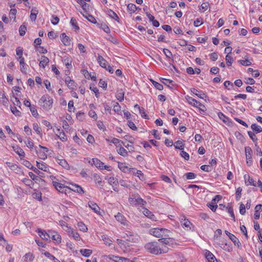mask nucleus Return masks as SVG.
Returning a JSON list of instances; mask_svg holds the SVG:
<instances>
[{"mask_svg":"<svg viewBox=\"0 0 262 262\" xmlns=\"http://www.w3.org/2000/svg\"><path fill=\"white\" fill-rule=\"evenodd\" d=\"M129 204L134 206H143L146 204V201L143 200L138 193H134L129 195L128 198Z\"/></svg>","mask_w":262,"mask_h":262,"instance_id":"obj_1","label":"nucleus"},{"mask_svg":"<svg viewBox=\"0 0 262 262\" xmlns=\"http://www.w3.org/2000/svg\"><path fill=\"white\" fill-rule=\"evenodd\" d=\"M39 104L43 109L48 110L52 106L53 99L48 95H43L39 99Z\"/></svg>","mask_w":262,"mask_h":262,"instance_id":"obj_2","label":"nucleus"},{"mask_svg":"<svg viewBox=\"0 0 262 262\" xmlns=\"http://www.w3.org/2000/svg\"><path fill=\"white\" fill-rule=\"evenodd\" d=\"M145 248L152 254H158L162 252V249L157 242L148 243L145 245Z\"/></svg>","mask_w":262,"mask_h":262,"instance_id":"obj_3","label":"nucleus"},{"mask_svg":"<svg viewBox=\"0 0 262 262\" xmlns=\"http://www.w3.org/2000/svg\"><path fill=\"white\" fill-rule=\"evenodd\" d=\"M177 245L176 240L173 238L169 237V234L165 233V253L167 252L168 249L174 248Z\"/></svg>","mask_w":262,"mask_h":262,"instance_id":"obj_4","label":"nucleus"},{"mask_svg":"<svg viewBox=\"0 0 262 262\" xmlns=\"http://www.w3.org/2000/svg\"><path fill=\"white\" fill-rule=\"evenodd\" d=\"M122 237L126 241L132 243H137L139 240V237L137 234H133L128 231H126Z\"/></svg>","mask_w":262,"mask_h":262,"instance_id":"obj_5","label":"nucleus"},{"mask_svg":"<svg viewBox=\"0 0 262 262\" xmlns=\"http://www.w3.org/2000/svg\"><path fill=\"white\" fill-rule=\"evenodd\" d=\"M52 183L55 188L61 193H66L67 191L69 190V187L64 186L63 184L56 181H53Z\"/></svg>","mask_w":262,"mask_h":262,"instance_id":"obj_6","label":"nucleus"},{"mask_svg":"<svg viewBox=\"0 0 262 262\" xmlns=\"http://www.w3.org/2000/svg\"><path fill=\"white\" fill-rule=\"evenodd\" d=\"M149 232L154 236L160 238L162 237L164 234V230L162 228H156L150 229Z\"/></svg>","mask_w":262,"mask_h":262,"instance_id":"obj_7","label":"nucleus"},{"mask_svg":"<svg viewBox=\"0 0 262 262\" xmlns=\"http://www.w3.org/2000/svg\"><path fill=\"white\" fill-rule=\"evenodd\" d=\"M186 99L187 102L191 105H193L195 107H199V106H202L203 107H205V105L202 104L200 102L192 98V97L187 96L186 97Z\"/></svg>","mask_w":262,"mask_h":262,"instance_id":"obj_8","label":"nucleus"},{"mask_svg":"<svg viewBox=\"0 0 262 262\" xmlns=\"http://www.w3.org/2000/svg\"><path fill=\"white\" fill-rule=\"evenodd\" d=\"M38 233L39 236L42 239L46 241H48L50 238V231L49 233H47L45 230L41 229H38L36 231Z\"/></svg>","mask_w":262,"mask_h":262,"instance_id":"obj_9","label":"nucleus"},{"mask_svg":"<svg viewBox=\"0 0 262 262\" xmlns=\"http://www.w3.org/2000/svg\"><path fill=\"white\" fill-rule=\"evenodd\" d=\"M225 233L229 236L230 239L233 242L235 246H237L238 248L241 247V244L235 235L227 231H225Z\"/></svg>","mask_w":262,"mask_h":262,"instance_id":"obj_10","label":"nucleus"},{"mask_svg":"<svg viewBox=\"0 0 262 262\" xmlns=\"http://www.w3.org/2000/svg\"><path fill=\"white\" fill-rule=\"evenodd\" d=\"M50 238L55 241L57 243H60L61 242V237L57 233L54 231H50Z\"/></svg>","mask_w":262,"mask_h":262,"instance_id":"obj_11","label":"nucleus"},{"mask_svg":"<svg viewBox=\"0 0 262 262\" xmlns=\"http://www.w3.org/2000/svg\"><path fill=\"white\" fill-rule=\"evenodd\" d=\"M69 189L79 193H84V191L82 189V187L79 185L76 184H71V187H69Z\"/></svg>","mask_w":262,"mask_h":262,"instance_id":"obj_12","label":"nucleus"},{"mask_svg":"<svg viewBox=\"0 0 262 262\" xmlns=\"http://www.w3.org/2000/svg\"><path fill=\"white\" fill-rule=\"evenodd\" d=\"M191 92L197 96L198 97L201 98V99H204L206 97V95L205 94V93L201 91H199L194 88H192L191 89Z\"/></svg>","mask_w":262,"mask_h":262,"instance_id":"obj_13","label":"nucleus"},{"mask_svg":"<svg viewBox=\"0 0 262 262\" xmlns=\"http://www.w3.org/2000/svg\"><path fill=\"white\" fill-rule=\"evenodd\" d=\"M88 205L89 206L90 208H91V209L92 210H93L95 213H99V211H100V207L98 206V205L92 202V201H90L89 203H88Z\"/></svg>","mask_w":262,"mask_h":262,"instance_id":"obj_14","label":"nucleus"},{"mask_svg":"<svg viewBox=\"0 0 262 262\" xmlns=\"http://www.w3.org/2000/svg\"><path fill=\"white\" fill-rule=\"evenodd\" d=\"M244 179L245 181V183L247 185H251L254 186H256L254 180L252 178H250L249 175L245 174L244 176Z\"/></svg>","mask_w":262,"mask_h":262,"instance_id":"obj_15","label":"nucleus"},{"mask_svg":"<svg viewBox=\"0 0 262 262\" xmlns=\"http://www.w3.org/2000/svg\"><path fill=\"white\" fill-rule=\"evenodd\" d=\"M142 212L143 214L149 219L153 221L156 220V217L154 215V214H153L152 212L150 211L149 210H148L147 208H143Z\"/></svg>","mask_w":262,"mask_h":262,"instance_id":"obj_16","label":"nucleus"},{"mask_svg":"<svg viewBox=\"0 0 262 262\" xmlns=\"http://www.w3.org/2000/svg\"><path fill=\"white\" fill-rule=\"evenodd\" d=\"M34 258L33 254L29 252L26 253L23 257V262L32 261Z\"/></svg>","mask_w":262,"mask_h":262,"instance_id":"obj_17","label":"nucleus"},{"mask_svg":"<svg viewBox=\"0 0 262 262\" xmlns=\"http://www.w3.org/2000/svg\"><path fill=\"white\" fill-rule=\"evenodd\" d=\"M97 61L99 63V65L102 67L106 69V67L107 66V62L105 59L103 58V57L100 55H99L97 58Z\"/></svg>","mask_w":262,"mask_h":262,"instance_id":"obj_18","label":"nucleus"},{"mask_svg":"<svg viewBox=\"0 0 262 262\" xmlns=\"http://www.w3.org/2000/svg\"><path fill=\"white\" fill-rule=\"evenodd\" d=\"M57 133L56 135L62 141H66L68 139L67 136L63 131H61L60 129H57Z\"/></svg>","mask_w":262,"mask_h":262,"instance_id":"obj_19","label":"nucleus"},{"mask_svg":"<svg viewBox=\"0 0 262 262\" xmlns=\"http://www.w3.org/2000/svg\"><path fill=\"white\" fill-rule=\"evenodd\" d=\"M65 82L70 89H73L74 87L76 86V83L75 82L71 79L70 77H67L66 78Z\"/></svg>","mask_w":262,"mask_h":262,"instance_id":"obj_20","label":"nucleus"},{"mask_svg":"<svg viewBox=\"0 0 262 262\" xmlns=\"http://www.w3.org/2000/svg\"><path fill=\"white\" fill-rule=\"evenodd\" d=\"M61 41L65 46H69L70 44V40L69 37L66 35L64 33H63L60 35Z\"/></svg>","mask_w":262,"mask_h":262,"instance_id":"obj_21","label":"nucleus"},{"mask_svg":"<svg viewBox=\"0 0 262 262\" xmlns=\"http://www.w3.org/2000/svg\"><path fill=\"white\" fill-rule=\"evenodd\" d=\"M165 86L172 90L176 88V85L173 81L165 78Z\"/></svg>","mask_w":262,"mask_h":262,"instance_id":"obj_22","label":"nucleus"},{"mask_svg":"<svg viewBox=\"0 0 262 262\" xmlns=\"http://www.w3.org/2000/svg\"><path fill=\"white\" fill-rule=\"evenodd\" d=\"M49 62V59L48 57L45 56H42L40 59L39 66L44 68Z\"/></svg>","mask_w":262,"mask_h":262,"instance_id":"obj_23","label":"nucleus"},{"mask_svg":"<svg viewBox=\"0 0 262 262\" xmlns=\"http://www.w3.org/2000/svg\"><path fill=\"white\" fill-rule=\"evenodd\" d=\"M93 164H94L97 168L101 169H103L104 163L97 158H93L92 159Z\"/></svg>","mask_w":262,"mask_h":262,"instance_id":"obj_24","label":"nucleus"},{"mask_svg":"<svg viewBox=\"0 0 262 262\" xmlns=\"http://www.w3.org/2000/svg\"><path fill=\"white\" fill-rule=\"evenodd\" d=\"M36 166L39 169L44 171H48L49 170L48 167L45 163L36 161Z\"/></svg>","mask_w":262,"mask_h":262,"instance_id":"obj_25","label":"nucleus"},{"mask_svg":"<svg viewBox=\"0 0 262 262\" xmlns=\"http://www.w3.org/2000/svg\"><path fill=\"white\" fill-rule=\"evenodd\" d=\"M57 163L65 169H68L70 166L67 161L64 159H58Z\"/></svg>","mask_w":262,"mask_h":262,"instance_id":"obj_26","label":"nucleus"},{"mask_svg":"<svg viewBox=\"0 0 262 262\" xmlns=\"http://www.w3.org/2000/svg\"><path fill=\"white\" fill-rule=\"evenodd\" d=\"M38 13V11L36 8L32 9L30 14V19L32 21H35L36 20Z\"/></svg>","mask_w":262,"mask_h":262,"instance_id":"obj_27","label":"nucleus"},{"mask_svg":"<svg viewBox=\"0 0 262 262\" xmlns=\"http://www.w3.org/2000/svg\"><path fill=\"white\" fill-rule=\"evenodd\" d=\"M246 159H252V150L249 146L245 147Z\"/></svg>","mask_w":262,"mask_h":262,"instance_id":"obj_28","label":"nucleus"},{"mask_svg":"<svg viewBox=\"0 0 262 262\" xmlns=\"http://www.w3.org/2000/svg\"><path fill=\"white\" fill-rule=\"evenodd\" d=\"M80 13L84 17L87 18L89 20V21H90L92 23L96 24L97 23L95 18L93 17L92 15L89 14V13H88L87 14H84L82 12H81Z\"/></svg>","mask_w":262,"mask_h":262,"instance_id":"obj_29","label":"nucleus"},{"mask_svg":"<svg viewBox=\"0 0 262 262\" xmlns=\"http://www.w3.org/2000/svg\"><path fill=\"white\" fill-rule=\"evenodd\" d=\"M124 95L123 91L122 89L119 90L117 92L116 98L119 101H122L124 99Z\"/></svg>","mask_w":262,"mask_h":262,"instance_id":"obj_30","label":"nucleus"},{"mask_svg":"<svg viewBox=\"0 0 262 262\" xmlns=\"http://www.w3.org/2000/svg\"><path fill=\"white\" fill-rule=\"evenodd\" d=\"M80 252L83 256L85 257H89L92 254V250L90 249H82L80 250Z\"/></svg>","mask_w":262,"mask_h":262,"instance_id":"obj_31","label":"nucleus"},{"mask_svg":"<svg viewBox=\"0 0 262 262\" xmlns=\"http://www.w3.org/2000/svg\"><path fill=\"white\" fill-rule=\"evenodd\" d=\"M251 128L256 134L262 132V128L256 123L252 124L251 126Z\"/></svg>","mask_w":262,"mask_h":262,"instance_id":"obj_32","label":"nucleus"},{"mask_svg":"<svg viewBox=\"0 0 262 262\" xmlns=\"http://www.w3.org/2000/svg\"><path fill=\"white\" fill-rule=\"evenodd\" d=\"M108 15L114 19L117 20V21H119V18L118 16L117 15V14L114 12L113 10L110 9L107 11Z\"/></svg>","mask_w":262,"mask_h":262,"instance_id":"obj_33","label":"nucleus"},{"mask_svg":"<svg viewBox=\"0 0 262 262\" xmlns=\"http://www.w3.org/2000/svg\"><path fill=\"white\" fill-rule=\"evenodd\" d=\"M174 146L176 149H178L180 150H183L184 148V145L183 144V142L181 140H178L176 141L174 144Z\"/></svg>","mask_w":262,"mask_h":262,"instance_id":"obj_34","label":"nucleus"},{"mask_svg":"<svg viewBox=\"0 0 262 262\" xmlns=\"http://www.w3.org/2000/svg\"><path fill=\"white\" fill-rule=\"evenodd\" d=\"M116 219L121 224H125V220L124 216L120 213H118V214L115 216Z\"/></svg>","mask_w":262,"mask_h":262,"instance_id":"obj_35","label":"nucleus"},{"mask_svg":"<svg viewBox=\"0 0 262 262\" xmlns=\"http://www.w3.org/2000/svg\"><path fill=\"white\" fill-rule=\"evenodd\" d=\"M113 260L115 262H130L129 259L128 258L117 256H114Z\"/></svg>","mask_w":262,"mask_h":262,"instance_id":"obj_36","label":"nucleus"},{"mask_svg":"<svg viewBox=\"0 0 262 262\" xmlns=\"http://www.w3.org/2000/svg\"><path fill=\"white\" fill-rule=\"evenodd\" d=\"M127 9L128 12H129L130 13H132L136 11L137 8L135 4H129L127 6Z\"/></svg>","mask_w":262,"mask_h":262,"instance_id":"obj_37","label":"nucleus"},{"mask_svg":"<svg viewBox=\"0 0 262 262\" xmlns=\"http://www.w3.org/2000/svg\"><path fill=\"white\" fill-rule=\"evenodd\" d=\"M70 236H72L73 237L75 240L78 241L80 240V237L79 234V233L74 230L71 232V233L69 234Z\"/></svg>","mask_w":262,"mask_h":262,"instance_id":"obj_38","label":"nucleus"},{"mask_svg":"<svg viewBox=\"0 0 262 262\" xmlns=\"http://www.w3.org/2000/svg\"><path fill=\"white\" fill-rule=\"evenodd\" d=\"M225 60L227 66H231L232 61H233V57L231 56H230V55H229V54H227V55L226 56Z\"/></svg>","mask_w":262,"mask_h":262,"instance_id":"obj_39","label":"nucleus"},{"mask_svg":"<svg viewBox=\"0 0 262 262\" xmlns=\"http://www.w3.org/2000/svg\"><path fill=\"white\" fill-rule=\"evenodd\" d=\"M63 61L68 69H70L72 67V60L70 58H64Z\"/></svg>","mask_w":262,"mask_h":262,"instance_id":"obj_40","label":"nucleus"},{"mask_svg":"<svg viewBox=\"0 0 262 262\" xmlns=\"http://www.w3.org/2000/svg\"><path fill=\"white\" fill-rule=\"evenodd\" d=\"M150 80L152 82L153 85L155 86V87L157 89V90H163V85L158 83V82L152 80V79H150Z\"/></svg>","mask_w":262,"mask_h":262,"instance_id":"obj_41","label":"nucleus"},{"mask_svg":"<svg viewBox=\"0 0 262 262\" xmlns=\"http://www.w3.org/2000/svg\"><path fill=\"white\" fill-rule=\"evenodd\" d=\"M206 257L210 262L211 260H213L215 258L213 254L209 251L206 252Z\"/></svg>","mask_w":262,"mask_h":262,"instance_id":"obj_42","label":"nucleus"},{"mask_svg":"<svg viewBox=\"0 0 262 262\" xmlns=\"http://www.w3.org/2000/svg\"><path fill=\"white\" fill-rule=\"evenodd\" d=\"M11 112L16 116H20L21 112L15 106L11 107Z\"/></svg>","mask_w":262,"mask_h":262,"instance_id":"obj_43","label":"nucleus"},{"mask_svg":"<svg viewBox=\"0 0 262 262\" xmlns=\"http://www.w3.org/2000/svg\"><path fill=\"white\" fill-rule=\"evenodd\" d=\"M118 152L119 155L124 157L127 155V150L123 147H120L119 148V149L118 150Z\"/></svg>","mask_w":262,"mask_h":262,"instance_id":"obj_44","label":"nucleus"},{"mask_svg":"<svg viewBox=\"0 0 262 262\" xmlns=\"http://www.w3.org/2000/svg\"><path fill=\"white\" fill-rule=\"evenodd\" d=\"M78 227L80 231L86 232L88 230V228L82 222L78 223Z\"/></svg>","mask_w":262,"mask_h":262,"instance_id":"obj_45","label":"nucleus"},{"mask_svg":"<svg viewBox=\"0 0 262 262\" xmlns=\"http://www.w3.org/2000/svg\"><path fill=\"white\" fill-rule=\"evenodd\" d=\"M27 30V28L25 25H22L19 28V32L20 36H24Z\"/></svg>","mask_w":262,"mask_h":262,"instance_id":"obj_46","label":"nucleus"},{"mask_svg":"<svg viewBox=\"0 0 262 262\" xmlns=\"http://www.w3.org/2000/svg\"><path fill=\"white\" fill-rule=\"evenodd\" d=\"M33 129L36 132L37 134L41 135V129L37 123H34L33 124Z\"/></svg>","mask_w":262,"mask_h":262,"instance_id":"obj_47","label":"nucleus"},{"mask_svg":"<svg viewBox=\"0 0 262 262\" xmlns=\"http://www.w3.org/2000/svg\"><path fill=\"white\" fill-rule=\"evenodd\" d=\"M238 62H239L242 65L244 66H249L252 64L251 62L250 61V60H249L248 59L240 60H238Z\"/></svg>","mask_w":262,"mask_h":262,"instance_id":"obj_48","label":"nucleus"},{"mask_svg":"<svg viewBox=\"0 0 262 262\" xmlns=\"http://www.w3.org/2000/svg\"><path fill=\"white\" fill-rule=\"evenodd\" d=\"M185 176L188 180L193 179L196 177V174L191 172L185 173Z\"/></svg>","mask_w":262,"mask_h":262,"instance_id":"obj_49","label":"nucleus"},{"mask_svg":"<svg viewBox=\"0 0 262 262\" xmlns=\"http://www.w3.org/2000/svg\"><path fill=\"white\" fill-rule=\"evenodd\" d=\"M242 189L240 187L237 188L236 191V200L238 201L241 197Z\"/></svg>","mask_w":262,"mask_h":262,"instance_id":"obj_50","label":"nucleus"},{"mask_svg":"<svg viewBox=\"0 0 262 262\" xmlns=\"http://www.w3.org/2000/svg\"><path fill=\"white\" fill-rule=\"evenodd\" d=\"M218 116L220 119L222 120L223 122H227L228 120V118L226 117L224 114L221 112L218 113Z\"/></svg>","mask_w":262,"mask_h":262,"instance_id":"obj_51","label":"nucleus"},{"mask_svg":"<svg viewBox=\"0 0 262 262\" xmlns=\"http://www.w3.org/2000/svg\"><path fill=\"white\" fill-rule=\"evenodd\" d=\"M248 134L250 138L252 139V140L255 142H256L257 140V138L256 137L255 135L251 131H248Z\"/></svg>","mask_w":262,"mask_h":262,"instance_id":"obj_52","label":"nucleus"},{"mask_svg":"<svg viewBox=\"0 0 262 262\" xmlns=\"http://www.w3.org/2000/svg\"><path fill=\"white\" fill-rule=\"evenodd\" d=\"M82 8L83 10V12H82L84 14H87L90 11V5L87 4L83 6V7Z\"/></svg>","mask_w":262,"mask_h":262,"instance_id":"obj_53","label":"nucleus"},{"mask_svg":"<svg viewBox=\"0 0 262 262\" xmlns=\"http://www.w3.org/2000/svg\"><path fill=\"white\" fill-rule=\"evenodd\" d=\"M17 13V10L16 9H11L10 11L9 16L10 18H15V15Z\"/></svg>","mask_w":262,"mask_h":262,"instance_id":"obj_54","label":"nucleus"},{"mask_svg":"<svg viewBox=\"0 0 262 262\" xmlns=\"http://www.w3.org/2000/svg\"><path fill=\"white\" fill-rule=\"evenodd\" d=\"M207 205L209 208L213 212H215L217 208V205L215 203H209Z\"/></svg>","mask_w":262,"mask_h":262,"instance_id":"obj_55","label":"nucleus"},{"mask_svg":"<svg viewBox=\"0 0 262 262\" xmlns=\"http://www.w3.org/2000/svg\"><path fill=\"white\" fill-rule=\"evenodd\" d=\"M6 164L11 169L15 170L17 168V165L9 162H6Z\"/></svg>","mask_w":262,"mask_h":262,"instance_id":"obj_56","label":"nucleus"},{"mask_svg":"<svg viewBox=\"0 0 262 262\" xmlns=\"http://www.w3.org/2000/svg\"><path fill=\"white\" fill-rule=\"evenodd\" d=\"M239 212L242 215H244L246 213V206L242 203H241L240 204Z\"/></svg>","mask_w":262,"mask_h":262,"instance_id":"obj_57","label":"nucleus"},{"mask_svg":"<svg viewBox=\"0 0 262 262\" xmlns=\"http://www.w3.org/2000/svg\"><path fill=\"white\" fill-rule=\"evenodd\" d=\"M226 209L228 210L229 213L230 214L231 217L233 219L234 221H235V215L234 214L233 208L231 207H227Z\"/></svg>","mask_w":262,"mask_h":262,"instance_id":"obj_58","label":"nucleus"},{"mask_svg":"<svg viewBox=\"0 0 262 262\" xmlns=\"http://www.w3.org/2000/svg\"><path fill=\"white\" fill-rule=\"evenodd\" d=\"M30 110L32 114V115L34 116V117H37L38 114V113H37V110L35 108V107H34V106H32L30 107Z\"/></svg>","mask_w":262,"mask_h":262,"instance_id":"obj_59","label":"nucleus"},{"mask_svg":"<svg viewBox=\"0 0 262 262\" xmlns=\"http://www.w3.org/2000/svg\"><path fill=\"white\" fill-rule=\"evenodd\" d=\"M59 20V18L57 16L55 15L52 16V19L51 20V23L53 25H57Z\"/></svg>","mask_w":262,"mask_h":262,"instance_id":"obj_60","label":"nucleus"},{"mask_svg":"<svg viewBox=\"0 0 262 262\" xmlns=\"http://www.w3.org/2000/svg\"><path fill=\"white\" fill-rule=\"evenodd\" d=\"M181 156L184 158L186 160H188L189 159V154L186 152V151H184L183 150H181Z\"/></svg>","mask_w":262,"mask_h":262,"instance_id":"obj_61","label":"nucleus"},{"mask_svg":"<svg viewBox=\"0 0 262 262\" xmlns=\"http://www.w3.org/2000/svg\"><path fill=\"white\" fill-rule=\"evenodd\" d=\"M70 23H71V25L72 26H73L76 30L79 29V27L76 25L77 22H76V20L75 18H72L71 19V21H70Z\"/></svg>","mask_w":262,"mask_h":262,"instance_id":"obj_62","label":"nucleus"},{"mask_svg":"<svg viewBox=\"0 0 262 262\" xmlns=\"http://www.w3.org/2000/svg\"><path fill=\"white\" fill-rule=\"evenodd\" d=\"M209 56H210V59L212 61H215V60H216L217 59V57H218L217 54L216 52H213V53H211L210 54Z\"/></svg>","mask_w":262,"mask_h":262,"instance_id":"obj_63","label":"nucleus"},{"mask_svg":"<svg viewBox=\"0 0 262 262\" xmlns=\"http://www.w3.org/2000/svg\"><path fill=\"white\" fill-rule=\"evenodd\" d=\"M0 100L2 101L3 103H7L8 101V99L6 98L5 95L4 93H0Z\"/></svg>","mask_w":262,"mask_h":262,"instance_id":"obj_64","label":"nucleus"}]
</instances>
